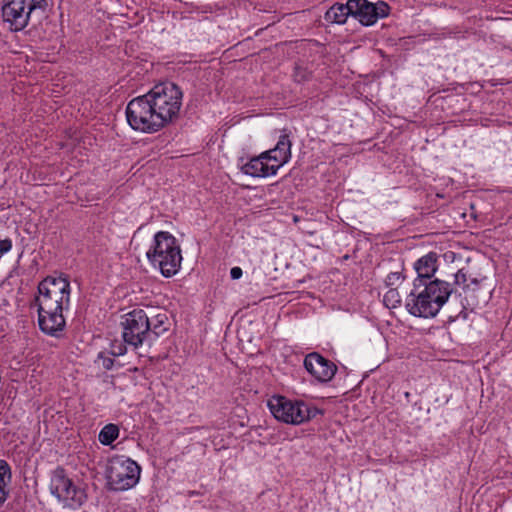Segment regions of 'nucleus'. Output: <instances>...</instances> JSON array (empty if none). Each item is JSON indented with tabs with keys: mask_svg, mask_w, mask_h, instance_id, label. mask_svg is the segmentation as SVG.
<instances>
[{
	"mask_svg": "<svg viewBox=\"0 0 512 512\" xmlns=\"http://www.w3.org/2000/svg\"><path fill=\"white\" fill-rule=\"evenodd\" d=\"M307 413L309 414V420L311 418H314L317 414L321 413L320 410H318L317 408H310L309 406H307Z\"/></svg>",
	"mask_w": 512,
	"mask_h": 512,
	"instance_id": "obj_29",
	"label": "nucleus"
},
{
	"mask_svg": "<svg viewBox=\"0 0 512 512\" xmlns=\"http://www.w3.org/2000/svg\"><path fill=\"white\" fill-rule=\"evenodd\" d=\"M468 275L464 269L458 270L454 275V284L462 286L464 291L463 299L461 300L462 308L464 310H474L481 304L487 303L489 299L490 290L485 288L482 281L472 279L471 283H467Z\"/></svg>",
	"mask_w": 512,
	"mask_h": 512,
	"instance_id": "obj_9",
	"label": "nucleus"
},
{
	"mask_svg": "<svg viewBox=\"0 0 512 512\" xmlns=\"http://www.w3.org/2000/svg\"><path fill=\"white\" fill-rule=\"evenodd\" d=\"M352 16L359 20L362 25H373L379 18L386 17L389 14V6L383 1L376 4L367 0H353Z\"/></svg>",
	"mask_w": 512,
	"mask_h": 512,
	"instance_id": "obj_11",
	"label": "nucleus"
},
{
	"mask_svg": "<svg viewBox=\"0 0 512 512\" xmlns=\"http://www.w3.org/2000/svg\"><path fill=\"white\" fill-rule=\"evenodd\" d=\"M422 285L414 282V288L408 295L405 307L407 311L415 316L422 318H433L439 312V303L441 302L440 298H437V301H429L419 289Z\"/></svg>",
	"mask_w": 512,
	"mask_h": 512,
	"instance_id": "obj_10",
	"label": "nucleus"
},
{
	"mask_svg": "<svg viewBox=\"0 0 512 512\" xmlns=\"http://www.w3.org/2000/svg\"><path fill=\"white\" fill-rule=\"evenodd\" d=\"M119 436V428L115 424L105 425L99 433V441L103 445H110Z\"/></svg>",
	"mask_w": 512,
	"mask_h": 512,
	"instance_id": "obj_23",
	"label": "nucleus"
},
{
	"mask_svg": "<svg viewBox=\"0 0 512 512\" xmlns=\"http://www.w3.org/2000/svg\"><path fill=\"white\" fill-rule=\"evenodd\" d=\"M383 303L387 308L393 309L401 304V296L396 288H390L383 297Z\"/></svg>",
	"mask_w": 512,
	"mask_h": 512,
	"instance_id": "obj_24",
	"label": "nucleus"
},
{
	"mask_svg": "<svg viewBox=\"0 0 512 512\" xmlns=\"http://www.w3.org/2000/svg\"><path fill=\"white\" fill-rule=\"evenodd\" d=\"M65 308L42 309L37 308L38 324L42 332L47 335L58 337L65 328L66 321L63 316Z\"/></svg>",
	"mask_w": 512,
	"mask_h": 512,
	"instance_id": "obj_13",
	"label": "nucleus"
},
{
	"mask_svg": "<svg viewBox=\"0 0 512 512\" xmlns=\"http://www.w3.org/2000/svg\"><path fill=\"white\" fill-rule=\"evenodd\" d=\"M147 318L150 326V340H152V335L159 337L167 332L171 327V320L166 310H154L153 308H150L147 311Z\"/></svg>",
	"mask_w": 512,
	"mask_h": 512,
	"instance_id": "obj_16",
	"label": "nucleus"
},
{
	"mask_svg": "<svg viewBox=\"0 0 512 512\" xmlns=\"http://www.w3.org/2000/svg\"><path fill=\"white\" fill-rule=\"evenodd\" d=\"M163 127L177 118L182 105V91L172 82L155 85L146 93Z\"/></svg>",
	"mask_w": 512,
	"mask_h": 512,
	"instance_id": "obj_2",
	"label": "nucleus"
},
{
	"mask_svg": "<svg viewBox=\"0 0 512 512\" xmlns=\"http://www.w3.org/2000/svg\"><path fill=\"white\" fill-rule=\"evenodd\" d=\"M231 278L236 280L242 276V269L240 267H233L230 271Z\"/></svg>",
	"mask_w": 512,
	"mask_h": 512,
	"instance_id": "obj_27",
	"label": "nucleus"
},
{
	"mask_svg": "<svg viewBox=\"0 0 512 512\" xmlns=\"http://www.w3.org/2000/svg\"><path fill=\"white\" fill-rule=\"evenodd\" d=\"M241 171L252 177H268L275 175L273 166H269L262 153L259 156L253 157L249 162L241 167Z\"/></svg>",
	"mask_w": 512,
	"mask_h": 512,
	"instance_id": "obj_19",
	"label": "nucleus"
},
{
	"mask_svg": "<svg viewBox=\"0 0 512 512\" xmlns=\"http://www.w3.org/2000/svg\"><path fill=\"white\" fill-rule=\"evenodd\" d=\"M147 259L161 274L166 277L174 276L181 267L182 255L176 238L166 231L155 234L153 244L146 253Z\"/></svg>",
	"mask_w": 512,
	"mask_h": 512,
	"instance_id": "obj_1",
	"label": "nucleus"
},
{
	"mask_svg": "<svg viewBox=\"0 0 512 512\" xmlns=\"http://www.w3.org/2000/svg\"><path fill=\"white\" fill-rule=\"evenodd\" d=\"M402 278L403 277L400 272H392L387 275L385 283L387 286H394L398 284Z\"/></svg>",
	"mask_w": 512,
	"mask_h": 512,
	"instance_id": "obj_26",
	"label": "nucleus"
},
{
	"mask_svg": "<svg viewBox=\"0 0 512 512\" xmlns=\"http://www.w3.org/2000/svg\"><path fill=\"white\" fill-rule=\"evenodd\" d=\"M126 118L133 130L143 133H155L163 128L162 121L146 94L128 103Z\"/></svg>",
	"mask_w": 512,
	"mask_h": 512,
	"instance_id": "obj_4",
	"label": "nucleus"
},
{
	"mask_svg": "<svg viewBox=\"0 0 512 512\" xmlns=\"http://www.w3.org/2000/svg\"><path fill=\"white\" fill-rule=\"evenodd\" d=\"M273 416L284 423L299 425L309 420L307 405L303 402H292L283 396H273L268 401Z\"/></svg>",
	"mask_w": 512,
	"mask_h": 512,
	"instance_id": "obj_8",
	"label": "nucleus"
},
{
	"mask_svg": "<svg viewBox=\"0 0 512 512\" xmlns=\"http://www.w3.org/2000/svg\"><path fill=\"white\" fill-rule=\"evenodd\" d=\"M46 7V0H4L3 21L11 31H21L28 25L33 11Z\"/></svg>",
	"mask_w": 512,
	"mask_h": 512,
	"instance_id": "obj_5",
	"label": "nucleus"
},
{
	"mask_svg": "<svg viewBox=\"0 0 512 512\" xmlns=\"http://www.w3.org/2000/svg\"><path fill=\"white\" fill-rule=\"evenodd\" d=\"M419 291L428 298L429 301H437L440 298L441 302L439 303V310L442 306L447 302L449 296L452 294L453 289L450 283L440 280L434 279L430 280L427 283H423L422 287Z\"/></svg>",
	"mask_w": 512,
	"mask_h": 512,
	"instance_id": "obj_15",
	"label": "nucleus"
},
{
	"mask_svg": "<svg viewBox=\"0 0 512 512\" xmlns=\"http://www.w3.org/2000/svg\"><path fill=\"white\" fill-rule=\"evenodd\" d=\"M12 480V472L9 464L0 459V507L5 503L8 498V486Z\"/></svg>",
	"mask_w": 512,
	"mask_h": 512,
	"instance_id": "obj_22",
	"label": "nucleus"
},
{
	"mask_svg": "<svg viewBox=\"0 0 512 512\" xmlns=\"http://www.w3.org/2000/svg\"><path fill=\"white\" fill-rule=\"evenodd\" d=\"M124 352H125V348H123L122 346H119V350L117 352L113 351V355H122Z\"/></svg>",
	"mask_w": 512,
	"mask_h": 512,
	"instance_id": "obj_30",
	"label": "nucleus"
},
{
	"mask_svg": "<svg viewBox=\"0 0 512 512\" xmlns=\"http://www.w3.org/2000/svg\"><path fill=\"white\" fill-rule=\"evenodd\" d=\"M114 359L110 357H103L102 365L105 369L110 370L113 367Z\"/></svg>",
	"mask_w": 512,
	"mask_h": 512,
	"instance_id": "obj_28",
	"label": "nucleus"
},
{
	"mask_svg": "<svg viewBox=\"0 0 512 512\" xmlns=\"http://www.w3.org/2000/svg\"><path fill=\"white\" fill-rule=\"evenodd\" d=\"M60 502L71 509L80 508L87 500V494L84 489L77 487L71 480V485H66L62 493L55 496Z\"/></svg>",
	"mask_w": 512,
	"mask_h": 512,
	"instance_id": "obj_18",
	"label": "nucleus"
},
{
	"mask_svg": "<svg viewBox=\"0 0 512 512\" xmlns=\"http://www.w3.org/2000/svg\"><path fill=\"white\" fill-rule=\"evenodd\" d=\"M66 485H71V479L67 476L66 471L62 467H57L53 472L50 480V492L53 496L63 492Z\"/></svg>",
	"mask_w": 512,
	"mask_h": 512,
	"instance_id": "obj_21",
	"label": "nucleus"
},
{
	"mask_svg": "<svg viewBox=\"0 0 512 512\" xmlns=\"http://www.w3.org/2000/svg\"><path fill=\"white\" fill-rule=\"evenodd\" d=\"M70 282L66 277L48 276L38 284L34 303L37 308H67L70 303Z\"/></svg>",
	"mask_w": 512,
	"mask_h": 512,
	"instance_id": "obj_3",
	"label": "nucleus"
},
{
	"mask_svg": "<svg viewBox=\"0 0 512 512\" xmlns=\"http://www.w3.org/2000/svg\"><path fill=\"white\" fill-rule=\"evenodd\" d=\"M415 270L417 278L414 282L420 285L429 282L437 270L436 253L430 252L418 259L415 263Z\"/></svg>",
	"mask_w": 512,
	"mask_h": 512,
	"instance_id": "obj_17",
	"label": "nucleus"
},
{
	"mask_svg": "<svg viewBox=\"0 0 512 512\" xmlns=\"http://www.w3.org/2000/svg\"><path fill=\"white\" fill-rule=\"evenodd\" d=\"M305 369L319 382L327 383L333 379L337 366L317 352L309 353L304 359Z\"/></svg>",
	"mask_w": 512,
	"mask_h": 512,
	"instance_id": "obj_12",
	"label": "nucleus"
},
{
	"mask_svg": "<svg viewBox=\"0 0 512 512\" xmlns=\"http://www.w3.org/2000/svg\"><path fill=\"white\" fill-rule=\"evenodd\" d=\"M140 477V467L130 458L116 457L109 462L107 481L111 489L124 491L135 486Z\"/></svg>",
	"mask_w": 512,
	"mask_h": 512,
	"instance_id": "obj_6",
	"label": "nucleus"
},
{
	"mask_svg": "<svg viewBox=\"0 0 512 512\" xmlns=\"http://www.w3.org/2000/svg\"><path fill=\"white\" fill-rule=\"evenodd\" d=\"M122 326V338L127 345L138 348L145 341L150 340L147 310L134 309L125 314Z\"/></svg>",
	"mask_w": 512,
	"mask_h": 512,
	"instance_id": "obj_7",
	"label": "nucleus"
},
{
	"mask_svg": "<svg viewBox=\"0 0 512 512\" xmlns=\"http://www.w3.org/2000/svg\"><path fill=\"white\" fill-rule=\"evenodd\" d=\"M291 140L289 139L288 134H283L279 137V140L276 146L273 149L262 152V155L265 157L266 161L269 163L272 161V164L269 166H273L275 169V174L278 169L286 164L291 158Z\"/></svg>",
	"mask_w": 512,
	"mask_h": 512,
	"instance_id": "obj_14",
	"label": "nucleus"
},
{
	"mask_svg": "<svg viewBox=\"0 0 512 512\" xmlns=\"http://www.w3.org/2000/svg\"><path fill=\"white\" fill-rule=\"evenodd\" d=\"M353 5V0H348L346 4H334L325 13V19L332 23L343 24L349 15L352 16Z\"/></svg>",
	"mask_w": 512,
	"mask_h": 512,
	"instance_id": "obj_20",
	"label": "nucleus"
},
{
	"mask_svg": "<svg viewBox=\"0 0 512 512\" xmlns=\"http://www.w3.org/2000/svg\"><path fill=\"white\" fill-rule=\"evenodd\" d=\"M293 76L297 83H303L311 79V72L304 67L296 66Z\"/></svg>",
	"mask_w": 512,
	"mask_h": 512,
	"instance_id": "obj_25",
	"label": "nucleus"
}]
</instances>
